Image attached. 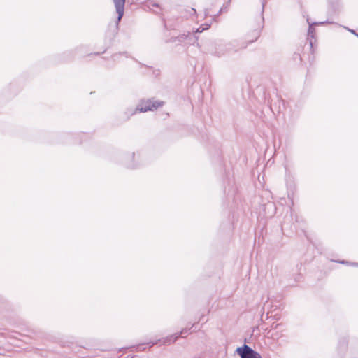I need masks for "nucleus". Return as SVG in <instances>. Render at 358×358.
Wrapping results in <instances>:
<instances>
[{
  "label": "nucleus",
  "instance_id": "nucleus-5",
  "mask_svg": "<svg viewBox=\"0 0 358 358\" xmlns=\"http://www.w3.org/2000/svg\"><path fill=\"white\" fill-rule=\"evenodd\" d=\"M334 3L332 2V1H330L329 2V7H331V8H334Z\"/></svg>",
  "mask_w": 358,
  "mask_h": 358
},
{
  "label": "nucleus",
  "instance_id": "nucleus-2",
  "mask_svg": "<svg viewBox=\"0 0 358 358\" xmlns=\"http://www.w3.org/2000/svg\"><path fill=\"white\" fill-rule=\"evenodd\" d=\"M113 1L114 2L115 6L116 11L118 14L117 22H119L121 20V19L124 15V4H125L126 0H113Z\"/></svg>",
  "mask_w": 358,
  "mask_h": 358
},
{
  "label": "nucleus",
  "instance_id": "nucleus-4",
  "mask_svg": "<svg viewBox=\"0 0 358 358\" xmlns=\"http://www.w3.org/2000/svg\"><path fill=\"white\" fill-rule=\"evenodd\" d=\"M162 104L158 102H153L152 104H150L148 106H147L144 110L141 109V111H147V110H152L155 108H158Z\"/></svg>",
  "mask_w": 358,
  "mask_h": 358
},
{
  "label": "nucleus",
  "instance_id": "nucleus-1",
  "mask_svg": "<svg viewBox=\"0 0 358 358\" xmlns=\"http://www.w3.org/2000/svg\"><path fill=\"white\" fill-rule=\"evenodd\" d=\"M237 352L241 358H262L261 355L247 345L238 348Z\"/></svg>",
  "mask_w": 358,
  "mask_h": 358
},
{
  "label": "nucleus",
  "instance_id": "nucleus-3",
  "mask_svg": "<svg viewBox=\"0 0 358 358\" xmlns=\"http://www.w3.org/2000/svg\"><path fill=\"white\" fill-rule=\"evenodd\" d=\"M260 36V31L259 30H255L254 31L251 33L248 34V40L249 42H253L255 41Z\"/></svg>",
  "mask_w": 358,
  "mask_h": 358
}]
</instances>
